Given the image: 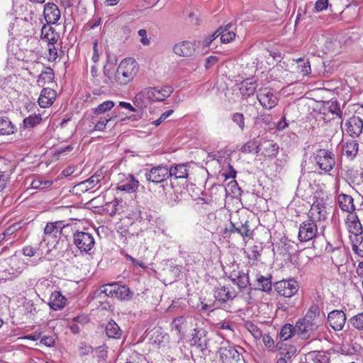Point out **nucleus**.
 I'll use <instances>...</instances> for the list:
<instances>
[{
    "instance_id": "16",
    "label": "nucleus",
    "mask_w": 363,
    "mask_h": 363,
    "mask_svg": "<svg viewBox=\"0 0 363 363\" xmlns=\"http://www.w3.org/2000/svg\"><path fill=\"white\" fill-rule=\"evenodd\" d=\"M150 91L152 101H162L171 95L173 88L171 86L150 87Z\"/></svg>"
},
{
    "instance_id": "47",
    "label": "nucleus",
    "mask_w": 363,
    "mask_h": 363,
    "mask_svg": "<svg viewBox=\"0 0 363 363\" xmlns=\"http://www.w3.org/2000/svg\"><path fill=\"white\" fill-rule=\"evenodd\" d=\"M233 121L236 123L241 130L245 128V118L244 116L241 113H235L232 116Z\"/></svg>"
},
{
    "instance_id": "31",
    "label": "nucleus",
    "mask_w": 363,
    "mask_h": 363,
    "mask_svg": "<svg viewBox=\"0 0 363 363\" xmlns=\"http://www.w3.org/2000/svg\"><path fill=\"white\" fill-rule=\"evenodd\" d=\"M257 85L255 81L246 79L242 82L240 91L242 96H250L255 94Z\"/></svg>"
},
{
    "instance_id": "4",
    "label": "nucleus",
    "mask_w": 363,
    "mask_h": 363,
    "mask_svg": "<svg viewBox=\"0 0 363 363\" xmlns=\"http://www.w3.org/2000/svg\"><path fill=\"white\" fill-rule=\"evenodd\" d=\"M74 244L81 252L89 253L95 245L92 234L77 231L73 235Z\"/></svg>"
},
{
    "instance_id": "48",
    "label": "nucleus",
    "mask_w": 363,
    "mask_h": 363,
    "mask_svg": "<svg viewBox=\"0 0 363 363\" xmlns=\"http://www.w3.org/2000/svg\"><path fill=\"white\" fill-rule=\"evenodd\" d=\"M96 184H97L95 183V180L92 177H91L88 179L79 183L78 186L81 187L82 191H88L89 189L94 188Z\"/></svg>"
},
{
    "instance_id": "25",
    "label": "nucleus",
    "mask_w": 363,
    "mask_h": 363,
    "mask_svg": "<svg viewBox=\"0 0 363 363\" xmlns=\"http://www.w3.org/2000/svg\"><path fill=\"white\" fill-rule=\"evenodd\" d=\"M41 38L49 45H54L58 40L57 33L55 29L49 25H44L41 29Z\"/></svg>"
},
{
    "instance_id": "61",
    "label": "nucleus",
    "mask_w": 363,
    "mask_h": 363,
    "mask_svg": "<svg viewBox=\"0 0 363 363\" xmlns=\"http://www.w3.org/2000/svg\"><path fill=\"white\" fill-rule=\"evenodd\" d=\"M89 320V318L84 315H77L72 320V321L74 322L75 323H80L82 325L87 323Z\"/></svg>"
},
{
    "instance_id": "49",
    "label": "nucleus",
    "mask_w": 363,
    "mask_h": 363,
    "mask_svg": "<svg viewBox=\"0 0 363 363\" xmlns=\"http://www.w3.org/2000/svg\"><path fill=\"white\" fill-rule=\"evenodd\" d=\"M298 66L301 69L300 72H301L303 75H307L311 72V65L308 61L298 59Z\"/></svg>"
},
{
    "instance_id": "53",
    "label": "nucleus",
    "mask_w": 363,
    "mask_h": 363,
    "mask_svg": "<svg viewBox=\"0 0 363 363\" xmlns=\"http://www.w3.org/2000/svg\"><path fill=\"white\" fill-rule=\"evenodd\" d=\"M138 35L140 36V43L143 45H150V40L147 36V31L145 29L139 30Z\"/></svg>"
},
{
    "instance_id": "43",
    "label": "nucleus",
    "mask_w": 363,
    "mask_h": 363,
    "mask_svg": "<svg viewBox=\"0 0 363 363\" xmlns=\"http://www.w3.org/2000/svg\"><path fill=\"white\" fill-rule=\"evenodd\" d=\"M259 256L260 253L259 251V247L256 245L249 248L247 252V257L249 259V262H252V264L258 260Z\"/></svg>"
},
{
    "instance_id": "5",
    "label": "nucleus",
    "mask_w": 363,
    "mask_h": 363,
    "mask_svg": "<svg viewBox=\"0 0 363 363\" xmlns=\"http://www.w3.org/2000/svg\"><path fill=\"white\" fill-rule=\"evenodd\" d=\"M315 160L319 168L325 172H330L335 164L334 154L324 149L316 152Z\"/></svg>"
},
{
    "instance_id": "27",
    "label": "nucleus",
    "mask_w": 363,
    "mask_h": 363,
    "mask_svg": "<svg viewBox=\"0 0 363 363\" xmlns=\"http://www.w3.org/2000/svg\"><path fill=\"white\" fill-rule=\"evenodd\" d=\"M169 177H174L175 179H184L188 177L189 169L185 164H177L169 168Z\"/></svg>"
},
{
    "instance_id": "64",
    "label": "nucleus",
    "mask_w": 363,
    "mask_h": 363,
    "mask_svg": "<svg viewBox=\"0 0 363 363\" xmlns=\"http://www.w3.org/2000/svg\"><path fill=\"white\" fill-rule=\"evenodd\" d=\"M185 318L183 316L177 318L174 320L173 324L177 331L180 332L181 325L183 324Z\"/></svg>"
},
{
    "instance_id": "38",
    "label": "nucleus",
    "mask_w": 363,
    "mask_h": 363,
    "mask_svg": "<svg viewBox=\"0 0 363 363\" xmlns=\"http://www.w3.org/2000/svg\"><path fill=\"white\" fill-rule=\"evenodd\" d=\"M296 352V348L294 346H290L286 352H281V357L277 361V363H288L291 362V358Z\"/></svg>"
},
{
    "instance_id": "60",
    "label": "nucleus",
    "mask_w": 363,
    "mask_h": 363,
    "mask_svg": "<svg viewBox=\"0 0 363 363\" xmlns=\"http://www.w3.org/2000/svg\"><path fill=\"white\" fill-rule=\"evenodd\" d=\"M40 343L43 344L48 347H52L55 344V340L53 337L50 336H44L40 340Z\"/></svg>"
},
{
    "instance_id": "17",
    "label": "nucleus",
    "mask_w": 363,
    "mask_h": 363,
    "mask_svg": "<svg viewBox=\"0 0 363 363\" xmlns=\"http://www.w3.org/2000/svg\"><path fill=\"white\" fill-rule=\"evenodd\" d=\"M236 25L231 23L226 24L225 26L218 28V35H220V41L223 43H228L233 40L235 38V30Z\"/></svg>"
},
{
    "instance_id": "24",
    "label": "nucleus",
    "mask_w": 363,
    "mask_h": 363,
    "mask_svg": "<svg viewBox=\"0 0 363 363\" xmlns=\"http://www.w3.org/2000/svg\"><path fill=\"white\" fill-rule=\"evenodd\" d=\"M150 101H152L150 88L142 90L133 99L134 105L140 108L146 107Z\"/></svg>"
},
{
    "instance_id": "59",
    "label": "nucleus",
    "mask_w": 363,
    "mask_h": 363,
    "mask_svg": "<svg viewBox=\"0 0 363 363\" xmlns=\"http://www.w3.org/2000/svg\"><path fill=\"white\" fill-rule=\"evenodd\" d=\"M104 175L105 172L103 171V169H99L91 177L95 180V183L98 184L104 178Z\"/></svg>"
},
{
    "instance_id": "41",
    "label": "nucleus",
    "mask_w": 363,
    "mask_h": 363,
    "mask_svg": "<svg viewBox=\"0 0 363 363\" xmlns=\"http://www.w3.org/2000/svg\"><path fill=\"white\" fill-rule=\"evenodd\" d=\"M52 184V181L43 180L40 178H37L31 182V186L33 189H40L51 186Z\"/></svg>"
},
{
    "instance_id": "32",
    "label": "nucleus",
    "mask_w": 363,
    "mask_h": 363,
    "mask_svg": "<svg viewBox=\"0 0 363 363\" xmlns=\"http://www.w3.org/2000/svg\"><path fill=\"white\" fill-rule=\"evenodd\" d=\"M358 143L352 139L342 145V152L348 157H354L358 152Z\"/></svg>"
},
{
    "instance_id": "7",
    "label": "nucleus",
    "mask_w": 363,
    "mask_h": 363,
    "mask_svg": "<svg viewBox=\"0 0 363 363\" xmlns=\"http://www.w3.org/2000/svg\"><path fill=\"white\" fill-rule=\"evenodd\" d=\"M274 287L280 296L286 298L294 296L299 288L298 283L294 279L279 281L275 284Z\"/></svg>"
},
{
    "instance_id": "10",
    "label": "nucleus",
    "mask_w": 363,
    "mask_h": 363,
    "mask_svg": "<svg viewBox=\"0 0 363 363\" xmlns=\"http://www.w3.org/2000/svg\"><path fill=\"white\" fill-rule=\"evenodd\" d=\"M257 98L262 106L264 108L271 109L277 105V98L269 88H262L259 89Z\"/></svg>"
},
{
    "instance_id": "51",
    "label": "nucleus",
    "mask_w": 363,
    "mask_h": 363,
    "mask_svg": "<svg viewBox=\"0 0 363 363\" xmlns=\"http://www.w3.org/2000/svg\"><path fill=\"white\" fill-rule=\"evenodd\" d=\"M219 60L217 56H209L206 59L204 67L206 69H209L213 67Z\"/></svg>"
},
{
    "instance_id": "42",
    "label": "nucleus",
    "mask_w": 363,
    "mask_h": 363,
    "mask_svg": "<svg viewBox=\"0 0 363 363\" xmlns=\"http://www.w3.org/2000/svg\"><path fill=\"white\" fill-rule=\"evenodd\" d=\"M114 106V103L112 101H106L99 104L94 111V113L100 115L110 111Z\"/></svg>"
},
{
    "instance_id": "19",
    "label": "nucleus",
    "mask_w": 363,
    "mask_h": 363,
    "mask_svg": "<svg viewBox=\"0 0 363 363\" xmlns=\"http://www.w3.org/2000/svg\"><path fill=\"white\" fill-rule=\"evenodd\" d=\"M346 224L350 233L359 235L362 233V227L356 213H350L347 216Z\"/></svg>"
},
{
    "instance_id": "36",
    "label": "nucleus",
    "mask_w": 363,
    "mask_h": 363,
    "mask_svg": "<svg viewBox=\"0 0 363 363\" xmlns=\"http://www.w3.org/2000/svg\"><path fill=\"white\" fill-rule=\"evenodd\" d=\"M15 129V127L8 118H0V135L12 134Z\"/></svg>"
},
{
    "instance_id": "21",
    "label": "nucleus",
    "mask_w": 363,
    "mask_h": 363,
    "mask_svg": "<svg viewBox=\"0 0 363 363\" xmlns=\"http://www.w3.org/2000/svg\"><path fill=\"white\" fill-rule=\"evenodd\" d=\"M56 93L50 88H44L39 96L38 104L40 107L45 108L53 104Z\"/></svg>"
},
{
    "instance_id": "40",
    "label": "nucleus",
    "mask_w": 363,
    "mask_h": 363,
    "mask_svg": "<svg viewBox=\"0 0 363 363\" xmlns=\"http://www.w3.org/2000/svg\"><path fill=\"white\" fill-rule=\"evenodd\" d=\"M117 290L116 298L121 300H129L131 298L132 293L127 286L118 285Z\"/></svg>"
},
{
    "instance_id": "12",
    "label": "nucleus",
    "mask_w": 363,
    "mask_h": 363,
    "mask_svg": "<svg viewBox=\"0 0 363 363\" xmlns=\"http://www.w3.org/2000/svg\"><path fill=\"white\" fill-rule=\"evenodd\" d=\"M119 182L116 189L128 193L135 192L139 186V182L131 174H119Z\"/></svg>"
},
{
    "instance_id": "20",
    "label": "nucleus",
    "mask_w": 363,
    "mask_h": 363,
    "mask_svg": "<svg viewBox=\"0 0 363 363\" xmlns=\"http://www.w3.org/2000/svg\"><path fill=\"white\" fill-rule=\"evenodd\" d=\"M230 279L233 284L238 285L240 289H245L250 286L248 273L244 272H234L230 274Z\"/></svg>"
},
{
    "instance_id": "2",
    "label": "nucleus",
    "mask_w": 363,
    "mask_h": 363,
    "mask_svg": "<svg viewBox=\"0 0 363 363\" xmlns=\"http://www.w3.org/2000/svg\"><path fill=\"white\" fill-rule=\"evenodd\" d=\"M138 70V64L134 59L130 57L124 59L117 67L115 80L121 85H125L135 78Z\"/></svg>"
},
{
    "instance_id": "14",
    "label": "nucleus",
    "mask_w": 363,
    "mask_h": 363,
    "mask_svg": "<svg viewBox=\"0 0 363 363\" xmlns=\"http://www.w3.org/2000/svg\"><path fill=\"white\" fill-rule=\"evenodd\" d=\"M43 15L48 24H55L60 19V11L54 3H47L44 6Z\"/></svg>"
},
{
    "instance_id": "3",
    "label": "nucleus",
    "mask_w": 363,
    "mask_h": 363,
    "mask_svg": "<svg viewBox=\"0 0 363 363\" xmlns=\"http://www.w3.org/2000/svg\"><path fill=\"white\" fill-rule=\"evenodd\" d=\"M217 356L220 363H239L241 360L240 352L228 341L220 342Z\"/></svg>"
},
{
    "instance_id": "54",
    "label": "nucleus",
    "mask_w": 363,
    "mask_h": 363,
    "mask_svg": "<svg viewBox=\"0 0 363 363\" xmlns=\"http://www.w3.org/2000/svg\"><path fill=\"white\" fill-rule=\"evenodd\" d=\"M48 52H49V56H48L49 61H55L57 57V50L55 46V44L49 45Z\"/></svg>"
},
{
    "instance_id": "28",
    "label": "nucleus",
    "mask_w": 363,
    "mask_h": 363,
    "mask_svg": "<svg viewBox=\"0 0 363 363\" xmlns=\"http://www.w3.org/2000/svg\"><path fill=\"white\" fill-rule=\"evenodd\" d=\"M262 148V155L265 157L274 158L279 152L278 144L272 140L264 141Z\"/></svg>"
},
{
    "instance_id": "30",
    "label": "nucleus",
    "mask_w": 363,
    "mask_h": 363,
    "mask_svg": "<svg viewBox=\"0 0 363 363\" xmlns=\"http://www.w3.org/2000/svg\"><path fill=\"white\" fill-rule=\"evenodd\" d=\"M106 333L110 338L119 339L122 335V330L115 321L111 320L106 326Z\"/></svg>"
},
{
    "instance_id": "44",
    "label": "nucleus",
    "mask_w": 363,
    "mask_h": 363,
    "mask_svg": "<svg viewBox=\"0 0 363 363\" xmlns=\"http://www.w3.org/2000/svg\"><path fill=\"white\" fill-rule=\"evenodd\" d=\"M247 330L252 334L255 339H259L262 336L261 330L254 323L247 322L245 324Z\"/></svg>"
},
{
    "instance_id": "52",
    "label": "nucleus",
    "mask_w": 363,
    "mask_h": 363,
    "mask_svg": "<svg viewBox=\"0 0 363 363\" xmlns=\"http://www.w3.org/2000/svg\"><path fill=\"white\" fill-rule=\"evenodd\" d=\"M328 6V0H317L315 4V10L317 12L325 10Z\"/></svg>"
},
{
    "instance_id": "29",
    "label": "nucleus",
    "mask_w": 363,
    "mask_h": 363,
    "mask_svg": "<svg viewBox=\"0 0 363 363\" xmlns=\"http://www.w3.org/2000/svg\"><path fill=\"white\" fill-rule=\"evenodd\" d=\"M272 277H264L259 274L256 275L257 288L265 292H269L272 290Z\"/></svg>"
},
{
    "instance_id": "33",
    "label": "nucleus",
    "mask_w": 363,
    "mask_h": 363,
    "mask_svg": "<svg viewBox=\"0 0 363 363\" xmlns=\"http://www.w3.org/2000/svg\"><path fill=\"white\" fill-rule=\"evenodd\" d=\"M42 121L40 114L31 115L26 118L23 121V126L21 128V131L27 129L32 128L37 126Z\"/></svg>"
},
{
    "instance_id": "9",
    "label": "nucleus",
    "mask_w": 363,
    "mask_h": 363,
    "mask_svg": "<svg viewBox=\"0 0 363 363\" xmlns=\"http://www.w3.org/2000/svg\"><path fill=\"white\" fill-rule=\"evenodd\" d=\"M146 179L153 183H160L169 177V168L166 166L159 165L152 167L145 172Z\"/></svg>"
},
{
    "instance_id": "63",
    "label": "nucleus",
    "mask_w": 363,
    "mask_h": 363,
    "mask_svg": "<svg viewBox=\"0 0 363 363\" xmlns=\"http://www.w3.org/2000/svg\"><path fill=\"white\" fill-rule=\"evenodd\" d=\"M76 169H77V167L73 166V165H69L62 172V174L64 177L70 176L76 171Z\"/></svg>"
},
{
    "instance_id": "56",
    "label": "nucleus",
    "mask_w": 363,
    "mask_h": 363,
    "mask_svg": "<svg viewBox=\"0 0 363 363\" xmlns=\"http://www.w3.org/2000/svg\"><path fill=\"white\" fill-rule=\"evenodd\" d=\"M353 250L356 252V253L363 257V237L361 236V240L359 241L358 245H353L352 246Z\"/></svg>"
},
{
    "instance_id": "26",
    "label": "nucleus",
    "mask_w": 363,
    "mask_h": 363,
    "mask_svg": "<svg viewBox=\"0 0 363 363\" xmlns=\"http://www.w3.org/2000/svg\"><path fill=\"white\" fill-rule=\"evenodd\" d=\"M236 296L234 291H230V289L225 286L218 287L214 291L215 298L220 302H225L228 300H232Z\"/></svg>"
},
{
    "instance_id": "45",
    "label": "nucleus",
    "mask_w": 363,
    "mask_h": 363,
    "mask_svg": "<svg viewBox=\"0 0 363 363\" xmlns=\"http://www.w3.org/2000/svg\"><path fill=\"white\" fill-rule=\"evenodd\" d=\"M328 111L333 113L335 114L340 118H342V112L340 109V104L337 101H332L328 102Z\"/></svg>"
},
{
    "instance_id": "55",
    "label": "nucleus",
    "mask_w": 363,
    "mask_h": 363,
    "mask_svg": "<svg viewBox=\"0 0 363 363\" xmlns=\"http://www.w3.org/2000/svg\"><path fill=\"white\" fill-rule=\"evenodd\" d=\"M111 119V118L101 119L95 124L94 130L100 131L103 130L105 128L107 123L110 121Z\"/></svg>"
},
{
    "instance_id": "58",
    "label": "nucleus",
    "mask_w": 363,
    "mask_h": 363,
    "mask_svg": "<svg viewBox=\"0 0 363 363\" xmlns=\"http://www.w3.org/2000/svg\"><path fill=\"white\" fill-rule=\"evenodd\" d=\"M36 248L31 246H26L23 248V253L26 256L33 257L36 253Z\"/></svg>"
},
{
    "instance_id": "37",
    "label": "nucleus",
    "mask_w": 363,
    "mask_h": 363,
    "mask_svg": "<svg viewBox=\"0 0 363 363\" xmlns=\"http://www.w3.org/2000/svg\"><path fill=\"white\" fill-rule=\"evenodd\" d=\"M118 284L116 283H111L103 285L101 287V293L104 294L108 297H116L117 294V287Z\"/></svg>"
},
{
    "instance_id": "15",
    "label": "nucleus",
    "mask_w": 363,
    "mask_h": 363,
    "mask_svg": "<svg viewBox=\"0 0 363 363\" xmlns=\"http://www.w3.org/2000/svg\"><path fill=\"white\" fill-rule=\"evenodd\" d=\"M328 320L335 330H341L346 322V315L342 311H333L329 313Z\"/></svg>"
},
{
    "instance_id": "22",
    "label": "nucleus",
    "mask_w": 363,
    "mask_h": 363,
    "mask_svg": "<svg viewBox=\"0 0 363 363\" xmlns=\"http://www.w3.org/2000/svg\"><path fill=\"white\" fill-rule=\"evenodd\" d=\"M338 204L340 209L343 211L347 212L348 214L353 213L354 211V199L353 198L345 194H340L337 197Z\"/></svg>"
},
{
    "instance_id": "46",
    "label": "nucleus",
    "mask_w": 363,
    "mask_h": 363,
    "mask_svg": "<svg viewBox=\"0 0 363 363\" xmlns=\"http://www.w3.org/2000/svg\"><path fill=\"white\" fill-rule=\"evenodd\" d=\"M262 337L264 345L269 350H273L275 347L279 350H281V347H279L278 343L275 345L274 340L269 335H262Z\"/></svg>"
},
{
    "instance_id": "18",
    "label": "nucleus",
    "mask_w": 363,
    "mask_h": 363,
    "mask_svg": "<svg viewBox=\"0 0 363 363\" xmlns=\"http://www.w3.org/2000/svg\"><path fill=\"white\" fill-rule=\"evenodd\" d=\"M173 50L177 55L182 57H190L194 55L196 48L194 43L190 41H184L176 44Z\"/></svg>"
},
{
    "instance_id": "62",
    "label": "nucleus",
    "mask_w": 363,
    "mask_h": 363,
    "mask_svg": "<svg viewBox=\"0 0 363 363\" xmlns=\"http://www.w3.org/2000/svg\"><path fill=\"white\" fill-rule=\"evenodd\" d=\"M93 51H94V54L92 56V60H93L94 62L96 63L99 60L98 40H94V42L93 43Z\"/></svg>"
},
{
    "instance_id": "23",
    "label": "nucleus",
    "mask_w": 363,
    "mask_h": 363,
    "mask_svg": "<svg viewBox=\"0 0 363 363\" xmlns=\"http://www.w3.org/2000/svg\"><path fill=\"white\" fill-rule=\"evenodd\" d=\"M67 299L59 291H54L50 297L49 306L54 311H60L66 305Z\"/></svg>"
},
{
    "instance_id": "6",
    "label": "nucleus",
    "mask_w": 363,
    "mask_h": 363,
    "mask_svg": "<svg viewBox=\"0 0 363 363\" xmlns=\"http://www.w3.org/2000/svg\"><path fill=\"white\" fill-rule=\"evenodd\" d=\"M318 235V223L313 220L303 221L299 226L298 239L301 242H307L315 238Z\"/></svg>"
},
{
    "instance_id": "39",
    "label": "nucleus",
    "mask_w": 363,
    "mask_h": 363,
    "mask_svg": "<svg viewBox=\"0 0 363 363\" xmlns=\"http://www.w3.org/2000/svg\"><path fill=\"white\" fill-rule=\"evenodd\" d=\"M349 323L357 330H363V313L352 316L349 320Z\"/></svg>"
},
{
    "instance_id": "57",
    "label": "nucleus",
    "mask_w": 363,
    "mask_h": 363,
    "mask_svg": "<svg viewBox=\"0 0 363 363\" xmlns=\"http://www.w3.org/2000/svg\"><path fill=\"white\" fill-rule=\"evenodd\" d=\"M172 113H173V110H168L166 112L163 113L157 120H156L153 122L154 124L155 125H160L162 121H164L169 116H171Z\"/></svg>"
},
{
    "instance_id": "1",
    "label": "nucleus",
    "mask_w": 363,
    "mask_h": 363,
    "mask_svg": "<svg viewBox=\"0 0 363 363\" xmlns=\"http://www.w3.org/2000/svg\"><path fill=\"white\" fill-rule=\"evenodd\" d=\"M320 323L319 308L317 305H312L305 316L296 321V335L302 340L309 339L313 337Z\"/></svg>"
},
{
    "instance_id": "8",
    "label": "nucleus",
    "mask_w": 363,
    "mask_h": 363,
    "mask_svg": "<svg viewBox=\"0 0 363 363\" xmlns=\"http://www.w3.org/2000/svg\"><path fill=\"white\" fill-rule=\"evenodd\" d=\"M325 203L322 199H316L312 204L308 213V218L318 223L324 221L327 218Z\"/></svg>"
},
{
    "instance_id": "11",
    "label": "nucleus",
    "mask_w": 363,
    "mask_h": 363,
    "mask_svg": "<svg viewBox=\"0 0 363 363\" xmlns=\"http://www.w3.org/2000/svg\"><path fill=\"white\" fill-rule=\"evenodd\" d=\"M62 228V222L48 223L44 229V235L40 243L45 242L46 245H48L50 242H55L60 234Z\"/></svg>"
},
{
    "instance_id": "35",
    "label": "nucleus",
    "mask_w": 363,
    "mask_h": 363,
    "mask_svg": "<svg viewBox=\"0 0 363 363\" xmlns=\"http://www.w3.org/2000/svg\"><path fill=\"white\" fill-rule=\"evenodd\" d=\"M230 231L232 233H238L242 237H249L250 230L249 228L248 221H245V223H241L240 225H237L231 222Z\"/></svg>"
},
{
    "instance_id": "34",
    "label": "nucleus",
    "mask_w": 363,
    "mask_h": 363,
    "mask_svg": "<svg viewBox=\"0 0 363 363\" xmlns=\"http://www.w3.org/2000/svg\"><path fill=\"white\" fill-rule=\"evenodd\" d=\"M296 335V326L291 324H285L281 329L279 337L281 340L285 341Z\"/></svg>"
},
{
    "instance_id": "13",
    "label": "nucleus",
    "mask_w": 363,
    "mask_h": 363,
    "mask_svg": "<svg viewBox=\"0 0 363 363\" xmlns=\"http://www.w3.org/2000/svg\"><path fill=\"white\" fill-rule=\"evenodd\" d=\"M346 131L352 138H357L362 133L363 120L358 116L351 117L345 123Z\"/></svg>"
},
{
    "instance_id": "50",
    "label": "nucleus",
    "mask_w": 363,
    "mask_h": 363,
    "mask_svg": "<svg viewBox=\"0 0 363 363\" xmlns=\"http://www.w3.org/2000/svg\"><path fill=\"white\" fill-rule=\"evenodd\" d=\"M53 77L52 70L48 68V71L43 72L38 79V83L40 84L42 82H45V80L50 81Z\"/></svg>"
}]
</instances>
